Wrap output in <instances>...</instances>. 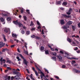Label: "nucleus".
I'll use <instances>...</instances> for the list:
<instances>
[{
	"label": "nucleus",
	"mask_w": 80,
	"mask_h": 80,
	"mask_svg": "<svg viewBox=\"0 0 80 80\" xmlns=\"http://www.w3.org/2000/svg\"><path fill=\"white\" fill-rule=\"evenodd\" d=\"M31 37L33 38H36V39H38V40L40 39V37L35 36L34 35H33L32 36H31Z\"/></svg>",
	"instance_id": "nucleus-3"
},
{
	"label": "nucleus",
	"mask_w": 80,
	"mask_h": 80,
	"mask_svg": "<svg viewBox=\"0 0 80 80\" xmlns=\"http://www.w3.org/2000/svg\"><path fill=\"white\" fill-rule=\"evenodd\" d=\"M64 30H67V28L65 26H64L63 27Z\"/></svg>",
	"instance_id": "nucleus-30"
},
{
	"label": "nucleus",
	"mask_w": 80,
	"mask_h": 80,
	"mask_svg": "<svg viewBox=\"0 0 80 80\" xmlns=\"http://www.w3.org/2000/svg\"><path fill=\"white\" fill-rule=\"evenodd\" d=\"M72 28L73 30L74 31H75V26H72Z\"/></svg>",
	"instance_id": "nucleus-29"
},
{
	"label": "nucleus",
	"mask_w": 80,
	"mask_h": 80,
	"mask_svg": "<svg viewBox=\"0 0 80 80\" xmlns=\"http://www.w3.org/2000/svg\"><path fill=\"white\" fill-rule=\"evenodd\" d=\"M0 20L2 22H4V19L3 18H0Z\"/></svg>",
	"instance_id": "nucleus-28"
},
{
	"label": "nucleus",
	"mask_w": 80,
	"mask_h": 80,
	"mask_svg": "<svg viewBox=\"0 0 80 80\" xmlns=\"http://www.w3.org/2000/svg\"><path fill=\"white\" fill-rule=\"evenodd\" d=\"M43 31H44V30L43 29H42V35H43V34H44V32H43Z\"/></svg>",
	"instance_id": "nucleus-52"
},
{
	"label": "nucleus",
	"mask_w": 80,
	"mask_h": 80,
	"mask_svg": "<svg viewBox=\"0 0 80 80\" xmlns=\"http://www.w3.org/2000/svg\"><path fill=\"white\" fill-rule=\"evenodd\" d=\"M71 24H72V22L71 21H69L67 23L66 25L70 26Z\"/></svg>",
	"instance_id": "nucleus-8"
},
{
	"label": "nucleus",
	"mask_w": 80,
	"mask_h": 80,
	"mask_svg": "<svg viewBox=\"0 0 80 80\" xmlns=\"http://www.w3.org/2000/svg\"><path fill=\"white\" fill-rule=\"evenodd\" d=\"M31 30L32 31H33V30H35V28H32L31 29Z\"/></svg>",
	"instance_id": "nucleus-53"
},
{
	"label": "nucleus",
	"mask_w": 80,
	"mask_h": 80,
	"mask_svg": "<svg viewBox=\"0 0 80 80\" xmlns=\"http://www.w3.org/2000/svg\"><path fill=\"white\" fill-rule=\"evenodd\" d=\"M65 56V57H67V58H68V56H70V55L68 54V53H67L66 52H65L64 53Z\"/></svg>",
	"instance_id": "nucleus-11"
},
{
	"label": "nucleus",
	"mask_w": 80,
	"mask_h": 80,
	"mask_svg": "<svg viewBox=\"0 0 80 80\" xmlns=\"http://www.w3.org/2000/svg\"><path fill=\"white\" fill-rule=\"evenodd\" d=\"M17 51L19 53H20V49H19V48L17 49Z\"/></svg>",
	"instance_id": "nucleus-57"
},
{
	"label": "nucleus",
	"mask_w": 80,
	"mask_h": 80,
	"mask_svg": "<svg viewBox=\"0 0 80 80\" xmlns=\"http://www.w3.org/2000/svg\"><path fill=\"white\" fill-rule=\"evenodd\" d=\"M67 5V2H63L62 3V5L63 6H65V5Z\"/></svg>",
	"instance_id": "nucleus-17"
},
{
	"label": "nucleus",
	"mask_w": 80,
	"mask_h": 80,
	"mask_svg": "<svg viewBox=\"0 0 80 80\" xmlns=\"http://www.w3.org/2000/svg\"><path fill=\"white\" fill-rule=\"evenodd\" d=\"M72 66H73V67H75V66H77V65H78V64H77V63H76V64H72Z\"/></svg>",
	"instance_id": "nucleus-35"
},
{
	"label": "nucleus",
	"mask_w": 80,
	"mask_h": 80,
	"mask_svg": "<svg viewBox=\"0 0 80 80\" xmlns=\"http://www.w3.org/2000/svg\"><path fill=\"white\" fill-rule=\"evenodd\" d=\"M11 18L10 17H8L7 18V19L8 21H10L11 20Z\"/></svg>",
	"instance_id": "nucleus-25"
},
{
	"label": "nucleus",
	"mask_w": 80,
	"mask_h": 80,
	"mask_svg": "<svg viewBox=\"0 0 80 80\" xmlns=\"http://www.w3.org/2000/svg\"><path fill=\"white\" fill-rule=\"evenodd\" d=\"M60 8V10H64V8H63L61 7V8Z\"/></svg>",
	"instance_id": "nucleus-46"
},
{
	"label": "nucleus",
	"mask_w": 80,
	"mask_h": 80,
	"mask_svg": "<svg viewBox=\"0 0 80 80\" xmlns=\"http://www.w3.org/2000/svg\"><path fill=\"white\" fill-rule=\"evenodd\" d=\"M21 33H22V34H25V31L24 30H22L21 31Z\"/></svg>",
	"instance_id": "nucleus-32"
},
{
	"label": "nucleus",
	"mask_w": 80,
	"mask_h": 80,
	"mask_svg": "<svg viewBox=\"0 0 80 80\" xmlns=\"http://www.w3.org/2000/svg\"><path fill=\"white\" fill-rule=\"evenodd\" d=\"M78 27L80 28V23H79L78 24Z\"/></svg>",
	"instance_id": "nucleus-64"
},
{
	"label": "nucleus",
	"mask_w": 80,
	"mask_h": 80,
	"mask_svg": "<svg viewBox=\"0 0 80 80\" xmlns=\"http://www.w3.org/2000/svg\"><path fill=\"white\" fill-rule=\"evenodd\" d=\"M33 22L31 21V22L30 26H33Z\"/></svg>",
	"instance_id": "nucleus-39"
},
{
	"label": "nucleus",
	"mask_w": 80,
	"mask_h": 80,
	"mask_svg": "<svg viewBox=\"0 0 80 80\" xmlns=\"http://www.w3.org/2000/svg\"><path fill=\"white\" fill-rule=\"evenodd\" d=\"M67 15H70L71 14V13L70 12H67Z\"/></svg>",
	"instance_id": "nucleus-51"
},
{
	"label": "nucleus",
	"mask_w": 80,
	"mask_h": 80,
	"mask_svg": "<svg viewBox=\"0 0 80 80\" xmlns=\"http://www.w3.org/2000/svg\"><path fill=\"white\" fill-rule=\"evenodd\" d=\"M74 70L75 71V72H76V73H80V70H77V69H74Z\"/></svg>",
	"instance_id": "nucleus-24"
},
{
	"label": "nucleus",
	"mask_w": 80,
	"mask_h": 80,
	"mask_svg": "<svg viewBox=\"0 0 80 80\" xmlns=\"http://www.w3.org/2000/svg\"><path fill=\"white\" fill-rule=\"evenodd\" d=\"M9 30L10 29L8 28H5L4 29V31L5 33H8Z\"/></svg>",
	"instance_id": "nucleus-7"
},
{
	"label": "nucleus",
	"mask_w": 80,
	"mask_h": 80,
	"mask_svg": "<svg viewBox=\"0 0 80 80\" xmlns=\"http://www.w3.org/2000/svg\"><path fill=\"white\" fill-rule=\"evenodd\" d=\"M74 50H78V48L76 47L74 49Z\"/></svg>",
	"instance_id": "nucleus-60"
},
{
	"label": "nucleus",
	"mask_w": 80,
	"mask_h": 80,
	"mask_svg": "<svg viewBox=\"0 0 80 80\" xmlns=\"http://www.w3.org/2000/svg\"><path fill=\"white\" fill-rule=\"evenodd\" d=\"M2 52H5V49H3L2 50Z\"/></svg>",
	"instance_id": "nucleus-55"
},
{
	"label": "nucleus",
	"mask_w": 80,
	"mask_h": 80,
	"mask_svg": "<svg viewBox=\"0 0 80 80\" xmlns=\"http://www.w3.org/2000/svg\"><path fill=\"white\" fill-rule=\"evenodd\" d=\"M26 34L27 35H29L30 34V31H27L26 32Z\"/></svg>",
	"instance_id": "nucleus-26"
},
{
	"label": "nucleus",
	"mask_w": 80,
	"mask_h": 80,
	"mask_svg": "<svg viewBox=\"0 0 80 80\" xmlns=\"http://www.w3.org/2000/svg\"><path fill=\"white\" fill-rule=\"evenodd\" d=\"M13 73L14 75H18L19 73V72L17 71H14L13 72Z\"/></svg>",
	"instance_id": "nucleus-18"
},
{
	"label": "nucleus",
	"mask_w": 80,
	"mask_h": 80,
	"mask_svg": "<svg viewBox=\"0 0 80 80\" xmlns=\"http://www.w3.org/2000/svg\"><path fill=\"white\" fill-rule=\"evenodd\" d=\"M36 69H37V70H38L39 71H41V70H40V68H38V67H37V66H36Z\"/></svg>",
	"instance_id": "nucleus-33"
},
{
	"label": "nucleus",
	"mask_w": 80,
	"mask_h": 80,
	"mask_svg": "<svg viewBox=\"0 0 80 80\" xmlns=\"http://www.w3.org/2000/svg\"><path fill=\"white\" fill-rule=\"evenodd\" d=\"M51 51H55V49L53 48H51L50 49Z\"/></svg>",
	"instance_id": "nucleus-49"
},
{
	"label": "nucleus",
	"mask_w": 80,
	"mask_h": 80,
	"mask_svg": "<svg viewBox=\"0 0 80 80\" xmlns=\"http://www.w3.org/2000/svg\"><path fill=\"white\" fill-rule=\"evenodd\" d=\"M72 64H75V63H76V62H75V61H72Z\"/></svg>",
	"instance_id": "nucleus-34"
},
{
	"label": "nucleus",
	"mask_w": 80,
	"mask_h": 80,
	"mask_svg": "<svg viewBox=\"0 0 80 80\" xmlns=\"http://www.w3.org/2000/svg\"><path fill=\"white\" fill-rule=\"evenodd\" d=\"M44 79L45 80H48V79H47V78L45 77V76L44 78Z\"/></svg>",
	"instance_id": "nucleus-58"
},
{
	"label": "nucleus",
	"mask_w": 80,
	"mask_h": 80,
	"mask_svg": "<svg viewBox=\"0 0 80 80\" xmlns=\"http://www.w3.org/2000/svg\"><path fill=\"white\" fill-rule=\"evenodd\" d=\"M8 80H10V76H8Z\"/></svg>",
	"instance_id": "nucleus-61"
},
{
	"label": "nucleus",
	"mask_w": 80,
	"mask_h": 80,
	"mask_svg": "<svg viewBox=\"0 0 80 80\" xmlns=\"http://www.w3.org/2000/svg\"><path fill=\"white\" fill-rule=\"evenodd\" d=\"M19 78H20V77L18 75H16L14 76V79H15V80H18Z\"/></svg>",
	"instance_id": "nucleus-13"
},
{
	"label": "nucleus",
	"mask_w": 80,
	"mask_h": 80,
	"mask_svg": "<svg viewBox=\"0 0 80 80\" xmlns=\"http://www.w3.org/2000/svg\"><path fill=\"white\" fill-rule=\"evenodd\" d=\"M23 18H24V20L25 21H27V17L26 16H24L23 17Z\"/></svg>",
	"instance_id": "nucleus-27"
},
{
	"label": "nucleus",
	"mask_w": 80,
	"mask_h": 80,
	"mask_svg": "<svg viewBox=\"0 0 80 80\" xmlns=\"http://www.w3.org/2000/svg\"><path fill=\"white\" fill-rule=\"evenodd\" d=\"M66 67V66L65 65H63L62 66V68H65Z\"/></svg>",
	"instance_id": "nucleus-42"
},
{
	"label": "nucleus",
	"mask_w": 80,
	"mask_h": 80,
	"mask_svg": "<svg viewBox=\"0 0 80 80\" xmlns=\"http://www.w3.org/2000/svg\"><path fill=\"white\" fill-rule=\"evenodd\" d=\"M37 25H40V22L38 21H37Z\"/></svg>",
	"instance_id": "nucleus-47"
},
{
	"label": "nucleus",
	"mask_w": 80,
	"mask_h": 80,
	"mask_svg": "<svg viewBox=\"0 0 80 80\" xmlns=\"http://www.w3.org/2000/svg\"><path fill=\"white\" fill-rule=\"evenodd\" d=\"M62 16L65 18H69L70 16H67L66 14H62Z\"/></svg>",
	"instance_id": "nucleus-14"
},
{
	"label": "nucleus",
	"mask_w": 80,
	"mask_h": 80,
	"mask_svg": "<svg viewBox=\"0 0 80 80\" xmlns=\"http://www.w3.org/2000/svg\"><path fill=\"white\" fill-rule=\"evenodd\" d=\"M14 77L12 76L11 77V80H13V79H14Z\"/></svg>",
	"instance_id": "nucleus-54"
},
{
	"label": "nucleus",
	"mask_w": 80,
	"mask_h": 80,
	"mask_svg": "<svg viewBox=\"0 0 80 80\" xmlns=\"http://www.w3.org/2000/svg\"><path fill=\"white\" fill-rule=\"evenodd\" d=\"M5 45V43H3V42H0V48H2V47H3Z\"/></svg>",
	"instance_id": "nucleus-5"
},
{
	"label": "nucleus",
	"mask_w": 80,
	"mask_h": 80,
	"mask_svg": "<svg viewBox=\"0 0 80 80\" xmlns=\"http://www.w3.org/2000/svg\"><path fill=\"white\" fill-rule=\"evenodd\" d=\"M69 59L70 60H78V58H76L74 57H72L71 58H70Z\"/></svg>",
	"instance_id": "nucleus-19"
},
{
	"label": "nucleus",
	"mask_w": 80,
	"mask_h": 80,
	"mask_svg": "<svg viewBox=\"0 0 80 80\" xmlns=\"http://www.w3.org/2000/svg\"><path fill=\"white\" fill-rule=\"evenodd\" d=\"M4 42H6L7 41V39L5 38V36H4Z\"/></svg>",
	"instance_id": "nucleus-43"
},
{
	"label": "nucleus",
	"mask_w": 80,
	"mask_h": 80,
	"mask_svg": "<svg viewBox=\"0 0 80 80\" xmlns=\"http://www.w3.org/2000/svg\"><path fill=\"white\" fill-rule=\"evenodd\" d=\"M22 28L24 30H26L27 29V27H26L25 26H24L22 27Z\"/></svg>",
	"instance_id": "nucleus-40"
},
{
	"label": "nucleus",
	"mask_w": 80,
	"mask_h": 80,
	"mask_svg": "<svg viewBox=\"0 0 80 80\" xmlns=\"http://www.w3.org/2000/svg\"><path fill=\"white\" fill-rule=\"evenodd\" d=\"M45 54H46V55L49 54V52H48V50L45 51Z\"/></svg>",
	"instance_id": "nucleus-23"
},
{
	"label": "nucleus",
	"mask_w": 80,
	"mask_h": 80,
	"mask_svg": "<svg viewBox=\"0 0 80 80\" xmlns=\"http://www.w3.org/2000/svg\"><path fill=\"white\" fill-rule=\"evenodd\" d=\"M7 68L9 70H12V68H11L10 67H7Z\"/></svg>",
	"instance_id": "nucleus-59"
},
{
	"label": "nucleus",
	"mask_w": 80,
	"mask_h": 80,
	"mask_svg": "<svg viewBox=\"0 0 80 80\" xmlns=\"http://www.w3.org/2000/svg\"><path fill=\"white\" fill-rule=\"evenodd\" d=\"M72 45H73V46H75L76 45V43H75V42H73L72 43Z\"/></svg>",
	"instance_id": "nucleus-36"
},
{
	"label": "nucleus",
	"mask_w": 80,
	"mask_h": 80,
	"mask_svg": "<svg viewBox=\"0 0 80 80\" xmlns=\"http://www.w3.org/2000/svg\"><path fill=\"white\" fill-rule=\"evenodd\" d=\"M3 58H1L0 59V61L1 62H6V60H5V59H3Z\"/></svg>",
	"instance_id": "nucleus-16"
},
{
	"label": "nucleus",
	"mask_w": 80,
	"mask_h": 80,
	"mask_svg": "<svg viewBox=\"0 0 80 80\" xmlns=\"http://www.w3.org/2000/svg\"><path fill=\"white\" fill-rule=\"evenodd\" d=\"M40 73H41V74H41V76H40L41 78V79H42V78H43V77H45V74H44V73H43V72H41Z\"/></svg>",
	"instance_id": "nucleus-6"
},
{
	"label": "nucleus",
	"mask_w": 80,
	"mask_h": 80,
	"mask_svg": "<svg viewBox=\"0 0 80 80\" xmlns=\"http://www.w3.org/2000/svg\"><path fill=\"white\" fill-rule=\"evenodd\" d=\"M59 52L60 53H61V54H63V52L62 51H60Z\"/></svg>",
	"instance_id": "nucleus-48"
},
{
	"label": "nucleus",
	"mask_w": 80,
	"mask_h": 80,
	"mask_svg": "<svg viewBox=\"0 0 80 80\" xmlns=\"http://www.w3.org/2000/svg\"><path fill=\"white\" fill-rule=\"evenodd\" d=\"M15 45H11V48H13V47H15Z\"/></svg>",
	"instance_id": "nucleus-44"
},
{
	"label": "nucleus",
	"mask_w": 80,
	"mask_h": 80,
	"mask_svg": "<svg viewBox=\"0 0 80 80\" xmlns=\"http://www.w3.org/2000/svg\"><path fill=\"white\" fill-rule=\"evenodd\" d=\"M57 57L59 59V60H62V57L61 56L58 55V56H57Z\"/></svg>",
	"instance_id": "nucleus-10"
},
{
	"label": "nucleus",
	"mask_w": 80,
	"mask_h": 80,
	"mask_svg": "<svg viewBox=\"0 0 80 80\" xmlns=\"http://www.w3.org/2000/svg\"><path fill=\"white\" fill-rule=\"evenodd\" d=\"M19 55L20 56L21 58H22L23 60V63H24L25 65H26V66H28V61H27V60L25 59V58H24V57L21 54H19Z\"/></svg>",
	"instance_id": "nucleus-1"
},
{
	"label": "nucleus",
	"mask_w": 80,
	"mask_h": 80,
	"mask_svg": "<svg viewBox=\"0 0 80 80\" xmlns=\"http://www.w3.org/2000/svg\"><path fill=\"white\" fill-rule=\"evenodd\" d=\"M13 22L14 23H15L16 25H19V27H23V24H22L20 22H18V21H14Z\"/></svg>",
	"instance_id": "nucleus-2"
},
{
	"label": "nucleus",
	"mask_w": 80,
	"mask_h": 80,
	"mask_svg": "<svg viewBox=\"0 0 80 80\" xmlns=\"http://www.w3.org/2000/svg\"><path fill=\"white\" fill-rule=\"evenodd\" d=\"M52 59L54 61H56V60L57 59V58L55 57H52Z\"/></svg>",
	"instance_id": "nucleus-20"
},
{
	"label": "nucleus",
	"mask_w": 80,
	"mask_h": 80,
	"mask_svg": "<svg viewBox=\"0 0 80 80\" xmlns=\"http://www.w3.org/2000/svg\"><path fill=\"white\" fill-rule=\"evenodd\" d=\"M44 47L43 46H41V47L40 50L42 52H44Z\"/></svg>",
	"instance_id": "nucleus-15"
},
{
	"label": "nucleus",
	"mask_w": 80,
	"mask_h": 80,
	"mask_svg": "<svg viewBox=\"0 0 80 80\" xmlns=\"http://www.w3.org/2000/svg\"><path fill=\"white\" fill-rule=\"evenodd\" d=\"M62 3V2L61 1H57V2H56V5H61V4Z\"/></svg>",
	"instance_id": "nucleus-9"
},
{
	"label": "nucleus",
	"mask_w": 80,
	"mask_h": 80,
	"mask_svg": "<svg viewBox=\"0 0 80 80\" xmlns=\"http://www.w3.org/2000/svg\"><path fill=\"white\" fill-rule=\"evenodd\" d=\"M21 13H23V9H21Z\"/></svg>",
	"instance_id": "nucleus-41"
},
{
	"label": "nucleus",
	"mask_w": 80,
	"mask_h": 80,
	"mask_svg": "<svg viewBox=\"0 0 80 80\" xmlns=\"http://www.w3.org/2000/svg\"><path fill=\"white\" fill-rule=\"evenodd\" d=\"M32 70H33L34 72H35V74H36L37 77L38 76V72H37V71H36L35 70V68L33 67L32 68Z\"/></svg>",
	"instance_id": "nucleus-4"
},
{
	"label": "nucleus",
	"mask_w": 80,
	"mask_h": 80,
	"mask_svg": "<svg viewBox=\"0 0 80 80\" xmlns=\"http://www.w3.org/2000/svg\"><path fill=\"white\" fill-rule=\"evenodd\" d=\"M30 78H31V79H32V80H35V79H34V78L32 77V76L30 75Z\"/></svg>",
	"instance_id": "nucleus-37"
},
{
	"label": "nucleus",
	"mask_w": 80,
	"mask_h": 80,
	"mask_svg": "<svg viewBox=\"0 0 80 80\" xmlns=\"http://www.w3.org/2000/svg\"><path fill=\"white\" fill-rule=\"evenodd\" d=\"M26 12L28 13V15L30 14V10H26Z\"/></svg>",
	"instance_id": "nucleus-31"
},
{
	"label": "nucleus",
	"mask_w": 80,
	"mask_h": 80,
	"mask_svg": "<svg viewBox=\"0 0 80 80\" xmlns=\"http://www.w3.org/2000/svg\"><path fill=\"white\" fill-rule=\"evenodd\" d=\"M52 54L54 56H56L57 53L56 52H52Z\"/></svg>",
	"instance_id": "nucleus-38"
},
{
	"label": "nucleus",
	"mask_w": 80,
	"mask_h": 80,
	"mask_svg": "<svg viewBox=\"0 0 80 80\" xmlns=\"http://www.w3.org/2000/svg\"><path fill=\"white\" fill-rule=\"evenodd\" d=\"M60 23L61 25H63L65 23V22H64V20L63 19H62L60 20Z\"/></svg>",
	"instance_id": "nucleus-12"
},
{
	"label": "nucleus",
	"mask_w": 80,
	"mask_h": 80,
	"mask_svg": "<svg viewBox=\"0 0 80 80\" xmlns=\"http://www.w3.org/2000/svg\"><path fill=\"white\" fill-rule=\"evenodd\" d=\"M3 15L4 16V17H7V16H8V15L7 14H4Z\"/></svg>",
	"instance_id": "nucleus-56"
},
{
	"label": "nucleus",
	"mask_w": 80,
	"mask_h": 80,
	"mask_svg": "<svg viewBox=\"0 0 80 80\" xmlns=\"http://www.w3.org/2000/svg\"><path fill=\"white\" fill-rule=\"evenodd\" d=\"M56 78H57V79H59V77H58V76H56L55 77Z\"/></svg>",
	"instance_id": "nucleus-63"
},
{
	"label": "nucleus",
	"mask_w": 80,
	"mask_h": 80,
	"mask_svg": "<svg viewBox=\"0 0 80 80\" xmlns=\"http://www.w3.org/2000/svg\"><path fill=\"white\" fill-rule=\"evenodd\" d=\"M25 53L26 54V55H28V52L27 51H25Z\"/></svg>",
	"instance_id": "nucleus-62"
},
{
	"label": "nucleus",
	"mask_w": 80,
	"mask_h": 80,
	"mask_svg": "<svg viewBox=\"0 0 80 80\" xmlns=\"http://www.w3.org/2000/svg\"><path fill=\"white\" fill-rule=\"evenodd\" d=\"M12 36L13 37H14V38H17V35L15 34H12Z\"/></svg>",
	"instance_id": "nucleus-22"
},
{
	"label": "nucleus",
	"mask_w": 80,
	"mask_h": 80,
	"mask_svg": "<svg viewBox=\"0 0 80 80\" xmlns=\"http://www.w3.org/2000/svg\"><path fill=\"white\" fill-rule=\"evenodd\" d=\"M67 40L68 42H69V43H71V42H72V40L69 38H68Z\"/></svg>",
	"instance_id": "nucleus-21"
},
{
	"label": "nucleus",
	"mask_w": 80,
	"mask_h": 80,
	"mask_svg": "<svg viewBox=\"0 0 80 80\" xmlns=\"http://www.w3.org/2000/svg\"><path fill=\"white\" fill-rule=\"evenodd\" d=\"M72 12V9L70 8L69 10L68 11V12Z\"/></svg>",
	"instance_id": "nucleus-45"
},
{
	"label": "nucleus",
	"mask_w": 80,
	"mask_h": 80,
	"mask_svg": "<svg viewBox=\"0 0 80 80\" xmlns=\"http://www.w3.org/2000/svg\"><path fill=\"white\" fill-rule=\"evenodd\" d=\"M5 80H7V79H8V77L7 76H6L5 77Z\"/></svg>",
	"instance_id": "nucleus-50"
}]
</instances>
